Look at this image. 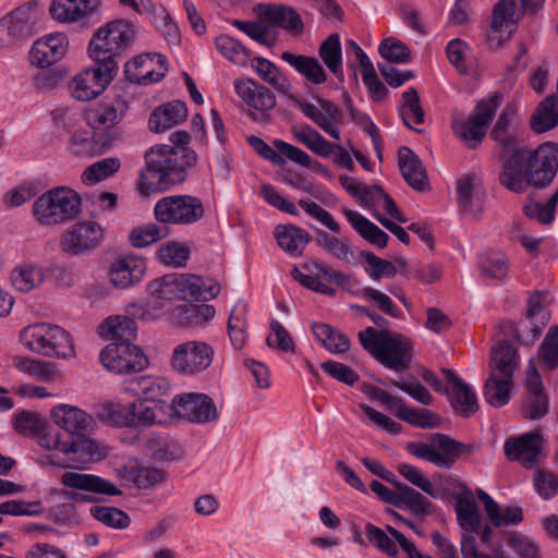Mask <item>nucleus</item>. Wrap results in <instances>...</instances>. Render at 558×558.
I'll return each instance as SVG.
<instances>
[{
    "label": "nucleus",
    "mask_w": 558,
    "mask_h": 558,
    "mask_svg": "<svg viewBox=\"0 0 558 558\" xmlns=\"http://www.w3.org/2000/svg\"><path fill=\"white\" fill-rule=\"evenodd\" d=\"M558 171V144L546 142L537 148H519L502 163L500 185L517 194L530 187L545 189Z\"/></svg>",
    "instance_id": "nucleus-1"
},
{
    "label": "nucleus",
    "mask_w": 558,
    "mask_h": 558,
    "mask_svg": "<svg viewBox=\"0 0 558 558\" xmlns=\"http://www.w3.org/2000/svg\"><path fill=\"white\" fill-rule=\"evenodd\" d=\"M147 175L142 177L138 185L143 195L163 190L169 185L182 183L187 169L197 162V155L191 148L156 145L145 155Z\"/></svg>",
    "instance_id": "nucleus-2"
},
{
    "label": "nucleus",
    "mask_w": 558,
    "mask_h": 558,
    "mask_svg": "<svg viewBox=\"0 0 558 558\" xmlns=\"http://www.w3.org/2000/svg\"><path fill=\"white\" fill-rule=\"evenodd\" d=\"M357 337L362 347L385 367L397 372L409 368L412 345L401 333L367 327Z\"/></svg>",
    "instance_id": "nucleus-3"
},
{
    "label": "nucleus",
    "mask_w": 558,
    "mask_h": 558,
    "mask_svg": "<svg viewBox=\"0 0 558 558\" xmlns=\"http://www.w3.org/2000/svg\"><path fill=\"white\" fill-rule=\"evenodd\" d=\"M137 36L135 25L128 20H114L99 27L88 45L94 62H111L118 71L117 59L132 48Z\"/></svg>",
    "instance_id": "nucleus-4"
},
{
    "label": "nucleus",
    "mask_w": 558,
    "mask_h": 558,
    "mask_svg": "<svg viewBox=\"0 0 558 558\" xmlns=\"http://www.w3.org/2000/svg\"><path fill=\"white\" fill-rule=\"evenodd\" d=\"M81 196L66 186L43 193L33 204L32 213L39 225L57 226L75 219L81 213Z\"/></svg>",
    "instance_id": "nucleus-5"
},
{
    "label": "nucleus",
    "mask_w": 558,
    "mask_h": 558,
    "mask_svg": "<svg viewBox=\"0 0 558 558\" xmlns=\"http://www.w3.org/2000/svg\"><path fill=\"white\" fill-rule=\"evenodd\" d=\"M20 340L24 347L44 356L68 359L75 354L70 333L57 325H29L20 332Z\"/></svg>",
    "instance_id": "nucleus-6"
},
{
    "label": "nucleus",
    "mask_w": 558,
    "mask_h": 558,
    "mask_svg": "<svg viewBox=\"0 0 558 558\" xmlns=\"http://www.w3.org/2000/svg\"><path fill=\"white\" fill-rule=\"evenodd\" d=\"M43 10L37 2H27L0 20V47L17 45L34 34L40 27Z\"/></svg>",
    "instance_id": "nucleus-7"
},
{
    "label": "nucleus",
    "mask_w": 558,
    "mask_h": 558,
    "mask_svg": "<svg viewBox=\"0 0 558 558\" xmlns=\"http://www.w3.org/2000/svg\"><path fill=\"white\" fill-rule=\"evenodd\" d=\"M158 222L187 226L199 221L205 215L201 198L193 195H170L160 198L154 208Z\"/></svg>",
    "instance_id": "nucleus-8"
},
{
    "label": "nucleus",
    "mask_w": 558,
    "mask_h": 558,
    "mask_svg": "<svg viewBox=\"0 0 558 558\" xmlns=\"http://www.w3.org/2000/svg\"><path fill=\"white\" fill-rule=\"evenodd\" d=\"M500 105L498 96L483 99L468 120L454 119L453 133L469 147L475 148L485 137L487 128Z\"/></svg>",
    "instance_id": "nucleus-9"
},
{
    "label": "nucleus",
    "mask_w": 558,
    "mask_h": 558,
    "mask_svg": "<svg viewBox=\"0 0 558 558\" xmlns=\"http://www.w3.org/2000/svg\"><path fill=\"white\" fill-rule=\"evenodd\" d=\"M99 359L109 372L119 375L141 372L149 365L145 353L130 342L107 344L101 350Z\"/></svg>",
    "instance_id": "nucleus-10"
},
{
    "label": "nucleus",
    "mask_w": 558,
    "mask_h": 558,
    "mask_svg": "<svg viewBox=\"0 0 558 558\" xmlns=\"http://www.w3.org/2000/svg\"><path fill=\"white\" fill-rule=\"evenodd\" d=\"M172 417H179L193 424H207L219 418L218 409L208 395L185 392L177 395L171 401Z\"/></svg>",
    "instance_id": "nucleus-11"
},
{
    "label": "nucleus",
    "mask_w": 558,
    "mask_h": 558,
    "mask_svg": "<svg viewBox=\"0 0 558 558\" xmlns=\"http://www.w3.org/2000/svg\"><path fill=\"white\" fill-rule=\"evenodd\" d=\"M95 65L77 74L70 84L72 96L80 101H88L105 92L117 75L111 62H94Z\"/></svg>",
    "instance_id": "nucleus-12"
},
{
    "label": "nucleus",
    "mask_w": 558,
    "mask_h": 558,
    "mask_svg": "<svg viewBox=\"0 0 558 558\" xmlns=\"http://www.w3.org/2000/svg\"><path fill=\"white\" fill-rule=\"evenodd\" d=\"M214 353V349L204 341H186L173 349L171 366L181 374L195 375L210 366Z\"/></svg>",
    "instance_id": "nucleus-13"
},
{
    "label": "nucleus",
    "mask_w": 558,
    "mask_h": 558,
    "mask_svg": "<svg viewBox=\"0 0 558 558\" xmlns=\"http://www.w3.org/2000/svg\"><path fill=\"white\" fill-rule=\"evenodd\" d=\"M104 240V229L95 221H81L70 227L61 236L60 247L69 255L94 251Z\"/></svg>",
    "instance_id": "nucleus-14"
},
{
    "label": "nucleus",
    "mask_w": 558,
    "mask_h": 558,
    "mask_svg": "<svg viewBox=\"0 0 558 558\" xmlns=\"http://www.w3.org/2000/svg\"><path fill=\"white\" fill-rule=\"evenodd\" d=\"M234 88L254 121L267 122L269 120V111L276 106V96L268 87L253 80H243L236 82Z\"/></svg>",
    "instance_id": "nucleus-15"
},
{
    "label": "nucleus",
    "mask_w": 558,
    "mask_h": 558,
    "mask_svg": "<svg viewBox=\"0 0 558 558\" xmlns=\"http://www.w3.org/2000/svg\"><path fill=\"white\" fill-rule=\"evenodd\" d=\"M369 487L384 501L400 509H410L415 514H427L430 512L432 502L421 493L403 483H395L396 492L376 480L371 483Z\"/></svg>",
    "instance_id": "nucleus-16"
},
{
    "label": "nucleus",
    "mask_w": 558,
    "mask_h": 558,
    "mask_svg": "<svg viewBox=\"0 0 558 558\" xmlns=\"http://www.w3.org/2000/svg\"><path fill=\"white\" fill-rule=\"evenodd\" d=\"M128 110L129 104L121 97H114L88 109L85 116L92 128L104 131L102 133L114 131L119 136L116 128L123 121Z\"/></svg>",
    "instance_id": "nucleus-17"
},
{
    "label": "nucleus",
    "mask_w": 558,
    "mask_h": 558,
    "mask_svg": "<svg viewBox=\"0 0 558 558\" xmlns=\"http://www.w3.org/2000/svg\"><path fill=\"white\" fill-rule=\"evenodd\" d=\"M525 388L521 414L529 420H539L548 412V398L544 393L542 378L533 361H530L525 371Z\"/></svg>",
    "instance_id": "nucleus-18"
},
{
    "label": "nucleus",
    "mask_w": 558,
    "mask_h": 558,
    "mask_svg": "<svg viewBox=\"0 0 558 558\" xmlns=\"http://www.w3.org/2000/svg\"><path fill=\"white\" fill-rule=\"evenodd\" d=\"M69 48L65 34L54 33L38 38L29 51L31 63L39 69L49 68L63 59Z\"/></svg>",
    "instance_id": "nucleus-19"
},
{
    "label": "nucleus",
    "mask_w": 558,
    "mask_h": 558,
    "mask_svg": "<svg viewBox=\"0 0 558 558\" xmlns=\"http://www.w3.org/2000/svg\"><path fill=\"white\" fill-rule=\"evenodd\" d=\"M442 373L451 384V388L446 393L449 396L453 412L464 418L474 415L480 408L475 390L453 371L442 368Z\"/></svg>",
    "instance_id": "nucleus-20"
},
{
    "label": "nucleus",
    "mask_w": 558,
    "mask_h": 558,
    "mask_svg": "<svg viewBox=\"0 0 558 558\" xmlns=\"http://www.w3.org/2000/svg\"><path fill=\"white\" fill-rule=\"evenodd\" d=\"M247 142L263 158L274 163H283L282 155L300 166L311 167L312 165V158L306 151L282 140L272 142L275 148L257 136H250Z\"/></svg>",
    "instance_id": "nucleus-21"
},
{
    "label": "nucleus",
    "mask_w": 558,
    "mask_h": 558,
    "mask_svg": "<svg viewBox=\"0 0 558 558\" xmlns=\"http://www.w3.org/2000/svg\"><path fill=\"white\" fill-rule=\"evenodd\" d=\"M318 105L319 107L314 104L298 100V106L306 118L316 123L330 137L339 141L340 131L337 125L343 117L342 111L327 99H318Z\"/></svg>",
    "instance_id": "nucleus-22"
},
{
    "label": "nucleus",
    "mask_w": 558,
    "mask_h": 558,
    "mask_svg": "<svg viewBox=\"0 0 558 558\" xmlns=\"http://www.w3.org/2000/svg\"><path fill=\"white\" fill-rule=\"evenodd\" d=\"M262 23L283 28L293 34H302L304 24L301 15L292 8L276 3H259L255 7Z\"/></svg>",
    "instance_id": "nucleus-23"
},
{
    "label": "nucleus",
    "mask_w": 558,
    "mask_h": 558,
    "mask_svg": "<svg viewBox=\"0 0 558 558\" xmlns=\"http://www.w3.org/2000/svg\"><path fill=\"white\" fill-rule=\"evenodd\" d=\"M118 140V134L112 132L75 131L69 138L68 149L77 157L96 156L104 154L112 143Z\"/></svg>",
    "instance_id": "nucleus-24"
},
{
    "label": "nucleus",
    "mask_w": 558,
    "mask_h": 558,
    "mask_svg": "<svg viewBox=\"0 0 558 558\" xmlns=\"http://www.w3.org/2000/svg\"><path fill=\"white\" fill-rule=\"evenodd\" d=\"M51 421L73 437L90 430L94 420L82 409L70 404H58L50 410Z\"/></svg>",
    "instance_id": "nucleus-25"
},
{
    "label": "nucleus",
    "mask_w": 558,
    "mask_h": 558,
    "mask_svg": "<svg viewBox=\"0 0 558 558\" xmlns=\"http://www.w3.org/2000/svg\"><path fill=\"white\" fill-rule=\"evenodd\" d=\"M165 63L166 59L161 54H140L125 64V72L130 81L146 85L161 81L166 71Z\"/></svg>",
    "instance_id": "nucleus-26"
},
{
    "label": "nucleus",
    "mask_w": 558,
    "mask_h": 558,
    "mask_svg": "<svg viewBox=\"0 0 558 558\" xmlns=\"http://www.w3.org/2000/svg\"><path fill=\"white\" fill-rule=\"evenodd\" d=\"M122 389L124 392L141 397L145 401L165 402L162 397L170 393L171 385L165 377L144 375L125 379L122 383Z\"/></svg>",
    "instance_id": "nucleus-27"
},
{
    "label": "nucleus",
    "mask_w": 558,
    "mask_h": 558,
    "mask_svg": "<svg viewBox=\"0 0 558 558\" xmlns=\"http://www.w3.org/2000/svg\"><path fill=\"white\" fill-rule=\"evenodd\" d=\"M61 484L65 487L84 490L97 495L120 496L122 492L111 482L102 477L74 471L64 472Z\"/></svg>",
    "instance_id": "nucleus-28"
},
{
    "label": "nucleus",
    "mask_w": 558,
    "mask_h": 558,
    "mask_svg": "<svg viewBox=\"0 0 558 558\" xmlns=\"http://www.w3.org/2000/svg\"><path fill=\"white\" fill-rule=\"evenodd\" d=\"M505 454L509 460H515L527 469L537 463L541 452V437L537 434H524L519 438L505 442Z\"/></svg>",
    "instance_id": "nucleus-29"
},
{
    "label": "nucleus",
    "mask_w": 558,
    "mask_h": 558,
    "mask_svg": "<svg viewBox=\"0 0 558 558\" xmlns=\"http://www.w3.org/2000/svg\"><path fill=\"white\" fill-rule=\"evenodd\" d=\"M120 478L126 485L135 486L141 489H149L166 481L163 471L156 468L142 465L137 460H130L119 471Z\"/></svg>",
    "instance_id": "nucleus-30"
},
{
    "label": "nucleus",
    "mask_w": 558,
    "mask_h": 558,
    "mask_svg": "<svg viewBox=\"0 0 558 558\" xmlns=\"http://www.w3.org/2000/svg\"><path fill=\"white\" fill-rule=\"evenodd\" d=\"M145 272V263L143 259L133 255H126L117 258L109 268L110 281L117 288H128L134 282L140 281Z\"/></svg>",
    "instance_id": "nucleus-31"
},
{
    "label": "nucleus",
    "mask_w": 558,
    "mask_h": 558,
    "mask_svg": "<svg viewBox=\"0 0 558 558\" xmlns=\"http://www.w3.org/2000/svg\"><path fill=\"white\" fill-rule=\"evenodd\" d=\"M187 118V107L181 100H173L157 107L149 117V129L160 133L182 123Z\"/></svg>",
    "instance_id": "nucleus-32"
},
{
    "label": "nucleus",
    "mask_w": 558,
    "mask_h": 558,
    "mask_svg": "<svg viewBox=\"0 0 558 558\" xmlns=\"http://www.w3.org/2000/svg\"><path fill=\"white\" fill-rule=\"evenodd\" d=\"M398 163L402 177L407 183L417 191H425L428 187L426 170L410 148L403 146L398 151Z\"/></svg>",
    "instance_id": "nucleus-33"
},
{
    "label": "nucleus",
    "mask_w": 558,
    "mask_h": 558,
    "mask_svg": "<svg viewBox=\"0 0 558 558\" xmlns=\"http://www.w3.org/2000/svg\"><path fill=\"white\" fill-rule=\"evenodd\" d=\"M141 400L129 405V413L132 415L131 423L138 422L146 425L163 424L172 417L171 403L151 402Z\"/></svg>",
    "instance_id": "nucleus-34"
},
{
    "label": "nucleus",
    "mask_w": 558,
    "mask_h": 558,
    "mask_svg": "<svg viewBox=\"0 0 558 558\" xmlns=\"http://www.w3.org/2000/svg\"><path fill=\"white\" fill-rule=\"evenodd\" d=\"M99 0H54L50 7L53 19L61 22H76L92 14Z\"/></svg>",
    "instance_id": "nucleus-35"
},
{
    "label": "nucleus",
    "mask_w": 558,
    "mask_h": 558,
    "mask_svg": "<svg viewBox=\"0 0 558 558\" xmlns=\"http://www.w3.org/2000/svg\"><path fill=\"white\" fill-rule=\"evenodd\" d=\"M281 59L312 84L320 85L327 82V73L316 58L284 51Z\"/></svg>",
    "instance_id": "nucleus-36"
},
{
    "label": "nucleus",
    "mask_w": 558,
    "mask_h": 558,
    "mask_svg": "<svg viewBox=\"0 0 558 558\" xmlns=\"http://www.w3.org/2000/svg\"><path fill=\"white\" fill-rule=\"evenodd\" d=\"M46 269L37 264L22 263L11 271V282L21 292H29L39 288L46 280Z\"/></svg>",
    "instance_id": "nucleus-37"
},
{
    "label": "nucleus",
    "mask_w": 558,
    "mask_h": 558,
    "mask_svg": "<svg viewBox=\"0 0 558 558\" xmlns=\"http://www.w3.org/2000/svg\"><path fill=\"white\" fill-rule=\"evenodd\" d=\"M278 245L287 253L299 256L312 240L311 234L294 225H280L275 229Z\"/></svg>",
    "instance_id": "nucleus-38"
},
{
    "label": "nucleus",
    "mask_w": 558,
    "mask_h": 558,
    "mask_svg": "<svg viewBox=\"0 0 558 558\" xmlns=\"http://www.w3.org/2000/svg\"><path fill=\"white\" fill-rule=\"evenodd\" d=\"M434 447L436 451V466L450 469L457 459L463 453H470L471 448L460 441H457L445 434L434 436Z\"/></svg>",
    "instance_id": "nucleus-39"
},
{
    "label": "nucleus",
    "mask_w": 558,
    "mask_h": 558,
    "mask_svg": "<svg viewBox=\"0 0 558 558\" xmlns=\"http://www.w3.org/2000/svg\"><path fill=\"white\" fill-rule=\"evenodd\" d=\"M137 325L130 316H110L100 326L99 333L105 338L130 342L135 339Z\"/></svg>",
    "instance_id": "nucleus-40"
},
{
    "label": "nucleus",
    "mask_w": 558,
    "mask_h": 558,
    "mask_svg": "<svg viewBox=\"0 0 558 558\" xmlns=\"http://www.w3.org/2000/svg\"><path fill=\"white\" fill-rule=\"evenodd\" d=\"M215 308L208 304H183L172 312V319L181 327L201 326L215 316Z\"/></svg>",
    "instance_id": "nucleus-41"
},
{
    "label": "nucleus",
    "mask_w": 558,
    "mask_h": 558,
    "mask_svg": "<svg viewBox=\"0 0 558 558\" xmlns=\"http://www.w3.org/2000/svg\"><path fill=\"white\" fill-rule=\"evenodd\" d=\"M343 214L347 217L351 226L368 242L384 248L387 246L388 234L383 231L378 226L373 223L371 220L362 216L360 213L351 209H343Z\"/></svg>",
    "instance_id": "nucleus-42"
},
{
    "label": "nucleus",
    "mask_w": 558,
    "mask_h": 558,
    "mask_svg": "<svg viewBox=\"0 0 558 558\" xmlns=\"http://www.w3.org/2000/svg\"><path fill=\"white\" fill-rule=\"evenodd\" d=\"M558 125V94L547 96L536 108L531 126L534 132H547Z\"/></svg>",
    "instance_id": "nucleus-43"
},
{
    "label": "nucleus",
    "mask_w": 558,
    "mask_h": 558,
    "mask_svg": "<svg viewBox=\"0 0 558 558\" xmlns=\"http://www.w3.org/2000/svg\"><path fill=\"white\" fill-rule=\"evenodd\" d=\"M490 374L513 377L518 367L517 350L506 341L499 342L492 352Z\"/></svg>",
    "instance_id": "nucleus-44"
},
{
    "label": "nucleus",
    "mask_w": 558,
    "mask_h": 558,
    "mask_svg": "<svg viewBox=\"0 0 558 558\" xmlns=\"http://www.w3.org/2000/svg\"><path fill=\"white\" fill-rule=\"evenodd\" d=\"M512 387L513 377L489 374L484 385V398L490 405L501 408L509 402Z\"/></svg>",
    "instance_id": "nucleus-45"
},
{
    "label": "nucleus",
    "mask_w": 558,
    "mask_h": 558,
    "mask_svg": "<svg viewBox=\"0 0 558 558\" xmlns=\"http://www.w3.org/2000/svg\"><path fill=\"white\" fill-rule=\"evenodd\" d=\"M319 58L326 68L338 78L343 76L342 48L337 33L329 35L318 48Z\"/></svg>",
    "instance_id": "nucleus-46"
},
{
    "label": "nucleus",
    "mask_w": 558,
    "mask_h": 558,
    "mask_svg": "<svg viewBox=\"0 0 558 558\" xmlns=\"http://www.w3.org/2000/svg\"><path fill=\"white\" fill-rule=\"evenodd\" d=\"M515 23V0H499L494 7L492 34L488 39L494 40L495 34L504 32L509 36Z\"/></svg>",
    "instance_id": "nucleus-47"
},
{
    "label": "nucleus",
    "mask_w": 558,
    "mask_h": 558,
    "mask_svg": "<svg viewBox=\"0 0 558 558\" xmlns=\"http://www.w3.org/2000/svg\"><path fill=\"white\" fill-rule=\"evenodd\" d=\"M396 416L414 427L424 429L437 428L441 425V417L437 413L424 408L407 407L403 400L396 412Z\"/></svg>",
    "instance_id": "nucleus-48"
},
{
    "label": "nucleus",
    "mask_w": 558,
    "mask_h": 558,
    "mask_svg": "<svg viewBox=\"0 0 558 558\" xmlns=\"http://www.w3.org/2000/svg\"><path fill=\"white\" fill-rule=\"evenodd\" d=\"M293 137L304 146H306L315 155L328 158L331 143L328 142L320 133L314 130L311 125L304 124L301 126H293L291 129Z\"/></svg>",
    "instance_id": "nucleus-49"
},
{
    "label": "nucleus",
    "mask_w": 558,
    "mask_h": 558,
    "mask_svg": "<svg viewBox=\"0 0 558 558\" xmlns=\"http://www.w3.org/2000/svg\"><path fill=\"white\" fill-rule=\"evenodd\" d=\"M252 68L263 81L274 86L279 93L287 94L290 90L291 83L271 61L255 57L252 60Z\"/></svg>",
    "instance_id": "nucleus-50"
},
{
    "label": "nucleus",
    "mask_w": 558,
    "mask_h": 558,
    "mask_svg": "<svg viewBox=\"0 0 558 558\" xmlns=\"http://www.w3.org/2000/svg\"><path fill=\"white\" fill-rule=\"evenodd\" d=\"M247 308L243 302H238L232 308L228 320V333L234 349L240 350L247 338Z\"/></svg>",
    "instance_id": "nucleus-51"
},
{
    "label": "nucleus",
    "mask_w": 558,
    "mask_h": 558,
    "mask_svg": "<svg viewBox=\"0 0 558 558\" xmlns=\"http://www.w3.org/2000/svg\"><path fill=\"white\" fill-rule=\"evenodd\" d=\"M316 234V243L319 247L341 262H350L352 251L348 239L330 235L320 229H317Z\"/></svg>",
    "instance_id": "nucleus-52"
},
{
    "label": "nucleus",
    "mask_w": 558,
    "mask_h": 558,
    "mask_svg": "<svg viewBox=\"0 0 558 558\" xmlns=\"http://www.w3.org/2000/svg\"><path fill=\"white\" fill-rule=\"evenodd\" d=\"M460 526L470 532L481 529L480 513L475 501L469 496H460L454 505Z\"/></svg>",
    "instance_id": "nucleus-53"
},
{
    "label": "nucleus",
    "mask_w": 558,
    "mask_h": 558,
    "mask_svg": "<svg viewBox=\"0 0 558 558\" xmlns=\"http://www.w3.org/2000/svg\"><path fill=\"white\" fill-rule=\"evenodd\" d=\"M121 167V161L117 157H109L98 160L88 166L83 174L82 181L86 184H96L112 177Z\"/></svg>",
    "instance_id": "nucleus-54"
},
{
    "label": "nucleus",
    "mask_w": 558,
    "mask_h": 558,
    "mask_svg": "<svg viewBox=\"0 0 558 558\" xmlns=\"http://www.w3.org/2000/svg\"><path fill=\"white\" fill-rule=\"evenodd\" d=\"M400 114L405 125L411 129H413L412 124H422L424 122V110L415 88H409L402 94Z\"/></svg>",
    "instance_id": "nucleus-55"
},
{
    "label": "nucleus",
    "mask_w": 558,
    "mask_h": 558,
    "mask_svg": "<svg viewBox=\"0 0 558 558\" xmlns=\"http://www.w3.org/2000/svg\"><path fill=\"white\" fill-rule=\"evenodd\" d=\"M538 360L545 368L553 371L558 367V326H550L538 348Z\"/></svg>",
    "instance_id": "nucleus-56"
},
{
    "label": "nucleus",
    "mask_w": 558,
    "mask_h": 558,
    "mask_svg": "<svg viewBox=\"0 0 558 558\" xmlns=\"http://www.w3.org/2000/svg\"><path fill=\"white\" fill-rule=\"evenodd\" d=\"M90 514L111 529L123 530L131 523L129 514L116 507L95 506L90 508Z\"/></svg>",
    "instance_id": "nucleus-57"
},
{
    "label": "nucleus",
    "mask_w": 558,
    "mask_h": 558,
    "mask_svg": "<svg viewBox=\"0 0 558 558\" xmlns=\"http://www.w3.org/2000/svg\"><path fill=\"white\" fill-rule=\"evenodd\" d=\"M216 47L220 53L231 62L244 65L247 63L250 54L247 49L235 38L221 35L216 39Z\"/></svg>",
    "instance_id": "nucleus-58"
},
{
    "label": "nucleus",
    "mask_w": 558,
    "mask_h": 558,
    "mask_svg": "<svg viewBox=\"0 0 558 558\" xmlns=\"http://www.w3.org/2000/svg\"><path fill=\"white\" fill-rule=\"evenodd\" d=\"M481 276L485 279H504L508 274V258L502 254H487L478 263Z\"/></svg>",
    "instance_id": "nucleus-59"
},
{
    "label": "nucleus",
    "mask_w": 558,
    "mask_h": 558,
    "mask_svg": "<svg viewBox=\"0 0 558 558\" xmlns=\"http://www.w3.org/2000/svg\"><path fill=\"white\" fill-rule=\"evenodd\" d=\"M144 449L148 456L159 461L174 460L179 453V448L175 445L157 435L147 438Z\"/></svg>",
    "instance_id": "nucleus-60"
},
{
    "label": "nucleus",
    "mask_w": 558,
    "mask_h": 558,
    "mask_svg": "<svg viewBox=\"0 0 558 558\" xmlns=\"http://www.w3.org/2000/svg\"><path fill=\"white\" fill-rule=\"evenodd\" d=\"M166 236L165 230L155 225L148 223L143 227L134 228L130 234L129 240L134 247H146L149 246Z\"/></svg>",
    "instance_id": "nucleus-61"
},
{
    "label": "nucleus",
    "mask_w": 558,
    "mask_h": 558,
    "mask_svg": "<svg viewBox=\"0 0 558 558\" xmlns=\"http://www.w3.org/2000/svg\"><path fill=\"white\" fill-rule=\"evenodd\" d=\"M65 453L82 452L89 456L92 459H102L107 456L106 448L98 444L95 439L87 437L85 434L76 436L68 442V448L64 449Z\"/></svg>",
    "instance_id": "nucleus-62"
},
{
    "label": "nucleus",
    "mask_w": 558,
    "mask_h": 558,
    "mask_svg": "<svg viewBox=\"0 0 558 558\" xmlns=\"http://www.w3.org/2000/svg\"><path fill=\"white\" fill-rule=\"evenodd\" d=\"M178 279L175 274L166 275L153 280L148 284V290L153 298H159L165 301L179 299Z\"/></svg>",
    "instance_id": "nucleus-63"
},
{
    "label": "nucleus",
    "mask_w": 558,
    "mask_h": 558,
    "mask_svg": "<svg viewBox=\"0 0 558 558\" xmlns=\"http://www.w3.org/2000/svg\"><path fill=\"white\" fill-rule=\"evenodd\" d=\"M189 256V248L177 242H167L158 251L160 262L172 267L184 266Z\"/></svg>",
    "instance_id": "nucleus-64"
}]
</instances>
